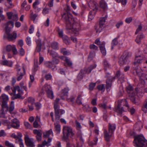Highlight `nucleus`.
Listing matches in <instances>:
<instances>
[{"instance_id": "1", "label": "nucleus", "mask_w": 147, "mask_h": 147, "mask_svg": "<svg viewBox=\"0 0 147 147\" xmlns=\"http://www.w3.org/2000/svg\"><path fill=\"white\" fill-rule=\"evenodd\" d=\"M63 139L66 142L69 141V137L73 138L75 136L74 131L70 127L67 126H64L63 127Z\"/></svg>"}, {"instance_id": "2", "label": "nucleus", "mask_w": 147, "mask_h": 147, "mask_svg": "<svg viewBox=\"0 0 147 147\" xmlns=\"http://www.w3.org/2000/svg\"><path fill=\"white\" fill-rule=\"evenodd\" d=\"M134 143L136 147H147V140L142 134L135 136Z\"/></svg>"}, {"instance_id": "3", "label": "nucleus", "mask_w": 147, "mask_h": 147, "mask_svg": "<svg viewBox=\"0 0 147 147\" xmlns=\"http://www.w3.org/2000/svg\"><path fill=\"white\" fill-rule=\"evenodd\" d=\"M14 24V22L12 21H9L4 24V25L5 26V32L7 34L8 39L10 41L15 39L17 36L16 33H14L13 34H10V27L11 26V27H13Z\"/></svg>"}, {"instance_id": "4", "label": "nucleus", "mask_w": 147, "mask_h": 147, "mask_svg": "<svg viewBox=\"0 0 147 147\" xmlns=\"http://www.w3.org/2000/svg\"><path fill=\"white\" fill-rule=\"evenodd\" d=\"M69 27L71 28L67 29L69 32H72V33L74 34L76 36L78 35L79 34V31L80 30L81 25L79 22H75L73 23V22L71 24V26H69Z\"/></svg>"}, {"instance_id": "5", "label": "nucleus", "mask_w": 147, "mask_h": 147, "mask_svg": "<svg viewBox=\"0 0 147 147\" xmlns=\"http://www.w3.org/2000/svg\"><path fill=\"white\" fill-rule=\"evenodd\" d=\"M116 129V125L115 124L109 123V131L107 132L106 130L104 131V137L107 141L110 140L111 137Z\"/></svg>"}, {"instance_id": "6", "label": "nucleus", "mask_w": 147, "mask_h": 147, "mask_svg": "<svg viewBox=\"0 0 147 147\" xmlns=\"http://www.w3.org/2000/svg\"><path fill=\"white\" fill-rule=\"evenodd\" d=\"M127 92L129 94V97L131 100L134 104L138 105L139 104V100L136 98L135 96L136 93L134 92L133 90V88L132 87L129 85L127 86Z\"/></svg>"}, {"instance_id": "7", "label": "nucleus", "mask_w": 147, "mask_h": 147, "mask_svg": "<svg viewBox=\"0 0 147 147\" xmlns=\"http://www.w3.org/2000/svg\"><path fill=\"white\" fill-rule=\"evenodd\" d=\"M96 66V64H94L93 65H91L88 68H84L81 70L77 76L78 79V80L82 79L85 74H89L93 69L95 68Z\"/></svg>"}, {"instance_id": "8", "label": "nucleus", "mask_w": 147, "mask_h": 147, "mask_svg": "<svg viewBox=\"0 0 147 147\" xmlns=\"http://www.w3.org/2000/svg\"><path fill=\"white\" fill-rule=\"evenodd\" d=\"M62 19L65 22L66 26V29H70L71 24L73 20L71 15L68 13H65L62 15Z\"/></svg>"}, {"instance_id": "9", "label": "nucleus", "mask_w": 147, "mask_h": 147, "mask_svg": "<svg viewBox=\"0 0 147 147\" xmlns=\"http://www.w3.org/2000/svg\"><path fill=\"white\" fill-rule=\"evenodd\" d=\"M13 93H9L12 95H14L13 98L16 99L20 98L21 97V95L22 94V91L21 90L20 87L18 86H14L12 89Z\"/></svg>"}, {"instance_id": "10", "label": "nucleus", "mask_w": 147, "mask_h": 147, "mask_svg": "<svg viewBox=\"0 0 147 147\" xmlns=\"http://www.w3.org/2000/svg\"><path fill=\"white\" fill-rule=\"evenodd\" d=\"M60 100L59 98H57L54 103V107L55 110V120L57 122H59L60 116L59 114V106L58 104Z\"/></svg>"}, {"instance_id": "11", "label": "nucleus", "mask_w": 147, "mask_h": 147, "mask_svg": "<svg viewBox=\"0 0 147 147\" xmlns=\"http://www.w3.org/2000/svg\"><path fill=\"white\" fill-rule=\"evenodd\" d=\"M121 103H123L122 105L125 104V106L127 108V109H128L129 108L128 105L126 100L124 99L119 101L117 107L116 109V111L119 115H121L122 112L124 111L121 107L122 105L121 104Z\"/></svg>"}, {"instance_id": "12", "label": "nucleus", "mask_w": 147, "mask_h": 147, "mask_svg": "<svg viewBox=\"0 0 147 147\" xmlns=\"http://www.w3.org/2000/svg\"><path fill=\"white\" fill-rule=\"evenodd\" d=\"M128 54L127 55H125L124 54L120 58L119 63L121 66L128 64L129 62V61L128 59Z\"/></svg>"}, {"instance_id": "13", "label": "nucleus", "mask_w": 147, "mask_h": 147, "mask_svg": "<svg viewBox=\"0 0 147 147\" xmlns=\"http://www.w3.org/2000/svg\"><path fill=\"white\" fill-rule=\"evenodd\" d=\"M59 36L62 38L63 42L66 44H69V40L68 37L64 35L63 31L62 29H59L58 30Z\"/></svg>"}, {"instance_id": "14", "label": "nucleus", "mask_w": 147, "mask_h": 147, "mask_svg": "<svg viewBox=\"0 0 147 147\" xmlns=\"http://www.w3.org/2000/svg\"><path fill=\"white\" fill-rule=\"evenodd\" d=\"M25 140L26 145L30 147H34L35 145L32 138H30L26 134L25 136Z\"/></svg>"}, {"instance_id": "15", "label": "nucleus", "mask_w": 147, "mask_h": 147, "mask_svg": "<svg viewBox=\"0 0 147 147\" xmlns=\"http://www.w3.org/2000/svg\"><path fill=\"white\" fill-rule=\"evenodd\" d=\"M16 69L18 71V74L19 75L17 78V80L18 81H19L21 80L22 78V77L24 74H25L26 71L24 67V65L23 64L22 65L23 69L24 71V74L20 72L21 70L20 66L18 64H17L16 65Z\"/></svg>"}, {"instance_id": "16", "label": "nucleus", "mask_w": 147, "mask_h": 147, "mask_svg": "<svg viewBox=\"0 0 147 147\" xmlns=\"http://www.w3.org/2000/svg\"><path fill=\"white\" fill-rule=\"evenodd\" d=\"M2 108L0 111V117L2 118H5V113L4 112V110L6 109L5 111H8L9 107L8 106H7L5 104H2Z\"/></svg>"}, {"instance_id": "17", "label": "nucleus", "mask_w": 147, "mask_h": 147, "mask_svg": "<svg viewBox=\"0 0 147 147\" xmlns=\"http://www.w3.org/2000/svg\"><path fill=\"white\" fill-rule=\"evenodd\" d=\"M135 69L137 74H139V75H140L141 74L140 78L142 80L143 82L142 83L143 84L145 83L144 80H147V74H145L144 73L141 74L140 73V68H139V67L135 68Z\"/></svg>"}, {"instance_id": "18", "label": "nucleus", "mask_w": 147, "mask_h": 147, "mask_svg": "<svg viewBox=\"0 0 147 147\" xmlns=\"http://www.w3.org/2000/svg\"><path fill=\"white\" fill-rule=\"evenodd\" d=\"M0 98L2 101V104H5L7 106H8L7 102L9 100V97L7 95L5 94H3L0 96Z\"/></svg>"}, {"instance_id": "19", "label": "nucleus", "mask_w": 147, "mask_h": 147, "mask_svg": "<svg viewBox=\"0 0 147 147\" xmlns=\"http://www.w3.org/2000/svg\"><path fill=\"white\" fill-rule=\"evenodd\" d=\"M11 126L15 129H18L20 126L19 121L18 119L14 118L11 120Z\"/></svg>"}, {"instance_id": "20", "label": "nucleus", "mask_w": 147, "mask_h": 147, "mask_svg": "<svg viewBox=\"0 0 147 147\" xmlns=\"http://www.w3.org/2000/svg\"><path fill=\"white\" fill-rule=\"evenodd\" d=\"M40 3L39 1L36 0L33 4V7L35 10L36 12H38L41 10V8L38 7V5Z\"/></svg>"}, {"instance_id": "21", "label": "nucleus", "mask_w": 147, "mask_h": 147, "mask_svg": "<svg viewBox=\"0 0 147 147\" xmlns=\"http://www.w3.org/2000/svg\"><path fill=\"white\" fill-rule=\"evenodd\" d=\"M143 59L141 56L136 55L135 62L134 63V65L138 66V64L141 63L142 62Z\"/></svg>"}, {"instance_id": "22", "label": "nucleus", "mask_w": 147, "mask_h": 147, "mask_svg": "<svg viewBox=\"0 0 147 147\" xmlns=\"http://www.w3.org/2000/svg\"><path fill=\"white\" fill-rule=\"evenodd\" d=\"M36 51L39 52L41 49L42 44L41 43V40L40 39H38L36 40Z\"/></svg>"}, {"instance_id": "23", "label": "nucleus", "mask_w": 147, "mask_h": 147, "mask_svg": "<svg viewBox=\"0 0 147 147\" xmlns=\"http://www.w3.org/2000/svg\"><path fill=\"white\" fill-rule=\"evenodd\" d=\"M96 11V9H93L90 12L88 16V19L89 21H91L94 18Z\"/></svg>"}, {"instance_id": "24", "label": "nucleus", "mask_w": 147, "mask_h": 147, "mask_svg": "<svg viewBox=\"0 0 147 147\" xmlns=\"http://www.w3.org/2000/svg\"><path fill=\"white\" fill-rule=\"evenodd\" d=\"M144 36L142 33L139 34L137 36L135 41L137 44H140L142 39L144 38Z\"/></svg>"}, {"instance_id": "25", "label": "nucleus", "mask_w": 147, "mask_h": 147, "mask_svg": "<svg viewBox=\"0 0 147 147\" xmlns=\"http://www.w3.org/2000/svg\"><path fill=\"white\" fill-rule=\"evenodd\" d=\"M59 57L61 59L65 61L68 66H71L72 65V62L67 57L62 56Z\"/></svg>"}, {"instance_id": "26", "label": "nucleus", "mask_w": 147, "mask_h": 147, "mask_svg": "<svg viewBox=\"0 0 147 147\" xmlns=\"http://www.w3.org/2000/svg\"><path fill=\"white\" fill-rule=\"evenodd\" d=\"M88 5L91 8H93V9H96V10H97V4L96 2L91 1L88 2Z\"/></svg>"}, {"instance_id": "27", "label": "nucleus", "mask_w": 147, "mask_h": 147, "mask_svg": "<svg viewBox=\"0 0 147 147\" xmlns=\"http://www.w3.org/2000/svg\"><path fill=\"white\" fill-rule=\"evenodd\" d=\"M5 5L7 7V8L4 9L5 10L8 11L9 9L12 8L14 5H13L12 1H7L5 3Z\"/></svg>"}, {"instance_id": "28", "label": "nucleus", "mask_w": 147, "mask_h": 147, "mask_svg": "<svg viewBox=\"0 0 147 147\" xmlns=\"http://www.w3.org/2000/svg\"><path fill=\"white\" fill-rule=\"evenodd\" d=\"M2 64L4 65L7 66L9 67H12L13 62L11 61H8L5 60L2 62Z\"/></svg>"}, {"instance_id": "29", "label": "nucleus", "mask_w": 147, "mask_h": 147, "mask_svg": "<svg viewBox=\"0 0 147 147\" xmlns=\"http://www.w3.org/2000/svg\"><path fill=\"white\" fill-rule=\"evenodd\" d=\"M100 49L103 55H106V52L105 48V44H102L100 45Z\"/></svg>"}, {"instance_id": "30", "label": "nucleus", "mask_w": 147, "mask_h": 147, "mask_svg": "<svg viewBox=\"0 0 147 147\" xmlns=\"http://www.w3.org/2000/svg\"><path fill=\"white\" fill-rule=\"evenodd\" d=\"M100 7L104 10L107 8V5L106 3L104 1H101L100 2Z\"/></svg>"}, {"instance_id": "31", "label": "nucleus", "mask_w": 147, "mask_h": 147, "mask_svg": "<svg viewBox=\"0 0 147 147\" xmlns=\"http://www.w3.org/2000/svg\"><path fill=\"white\" fill-rule=\"evenodd\" d=\"M55 129L57 133H60L61 131V125L59 124L54 123Z\"/></svg>"}, {"instance_id": "32", "label": "nucleus", "mask_w": 147, "mask_h": 147, "mask_svg": "<svg viewBox=\"0 0 147 147\" xmlns=\"http://www.w3.org/2000/svg\"><path fill=\"white\" fill-rule=\"evenodd\" d=\"M45 66L49 68H51L55 66L53 62L51 61L45 62Z\"/></svg>"}, {"instance_id": "33", "label": "nucleus", "mask_w": 147, "mask_h": 147, "mask_svg": "<svg viewBox=\"0 0 147 147\" xmlns=\"http://www.w3.org/2000/svg\"><path fill=\"white\" fill-rule=\"evenodd\" d=\"M49 53L50 55L53 58H55L56 57H58L60 58L59 57H59L58 54L54 51H49Z\"/></svg>"}, {"instance_id": "34", "label": "nucleus", "mask_w": 147, "mask_h": 147, "mask_svg": "<svg viewBox=\"0 0 147 147\" xmlns=\"http://www.w3.org/2000/svg\"><path fill=\"white\" fill-rule=\"evenodd\" d=\"M51 134L53 135V131L51 129H50L48 131L44 132L43 133L44 136L46 138L49 137Z\"/></svg>"}, {"instance_id": "35", "label": "nucleus", "mask_w": 147, "mask_h": 147, "mask_svg": "<svg viewBox=\"0 0 147 147\" xmlns=\"http://www.w3.org/2000/svg\"><path fill=\"white\" fill-rule=\"evenodd\" d=\"M61 53L64 55H68L70 54V52L69 51H67L65 48H62L61 49Z\"/></svg>"}, {"instance_id": "36", "label": "nucleus", "mask_w": 147, "mask_h": 147, "mask_svg": "<svg viewBox=\"0 0 147 147\" xmlns=\"http://www.w3.org/2000/svg\"><path fill=\"white\" fill-rule=\"evenodd\" d=\"M142 110L145 113L147 112V99L145 101L142 107Z\"/></svg>"}, {"instance_id": "37", "label": "nucleus", "mask_w": 147, "mask_h": 147, "mask_svg": "<svg viewBox=\"0 0 147 147\" xmlns=\"http://www.w3.org/2000/svg\"><path fill=\"white\" fill-rule=\"evenodd\" d=\"M83 109L87 112H90L91 111V108L89 107L88 105H83Z\"/></svg>"}, {"instance_id": "38", "label": "nucleus", "mask_w": 147, "mask_h": 147, "mask_svg": "<svg viewBox=\"0 0 147 147\" xmlns=\"http://www.w3.org/2000/svg\"><path fill=\"white\" fill-rule=\"evenodd\" d=\"M82 96V95L81 94H79L77 97L76 102L78 105H80L82 104L81 99Z\"/></svg>"}, {"instance_id": "39", "label": "nucleus", "mask_w": 147, "mask_h": 147, "mask_svg": "<svg viewBox=\"0 0 147 147\" xmlns=\"http://www.w3.org/2000/svg\"><path fill=\"white\" fill-rule=\"evenodd\" d=\"M42 90L44 91H45L47 92V90H48V91L49 90H51V86L48 84H46L42 88Z\"/></svg>"}, {"instance_id": "40", "label": "nucleus", "mask_w": 147, "mask_h": 147, "mask_svg": "<svg viewBox=\"0 0 147 147\" xmlns=\"http://www.w3.org/2000/svg\"><path fill=\"white\" fill-rule=\"evenodd\" d=\"M103 26H102L99 25L95 26V29L96 30V31L97 33H99L102 30L103 28Z\"/></svg>"}, {"instance_id": "41", "label": "nucleus", "mask_w": 147, "mask_h": 147, "mask_svg": "<svg viewBox=\"0 0 147 147\" xmlns=\"http://www.w3.org/2000/svg\"><path fill=\"white\" fill-rule=\"evenodd\" d=\"M38 62L36 61V62H35L34 63V66L33 68L32 69L33 71V74H35V72L37 71L38 69Z\"/></svg>"}, {"instance_id": "42", "label": "nucleus", "mask_w": 147, "mask_h": 147, "mask_svg": "<svg viewBox=\"0 0 147 147\" xmlns=\"http://www.w3.org/2000/svg\"><path fill=\"white\" fill-rule=\"evenodd\" d=\"M14 108V102L13 101H12L11 102V104L8 110L9 112L11 113V112L13 110Z\"/></svg>"}, {"instance_id": "43", "label": "nucleus", "mask_w": 147, "mask_h": 147, "mask_svg": "<svg viewBox=\"0 0 147 147\" xmlns=\"http://www.w3.org/2000/svg\"><path fill=\"white\" fill-rule=\"evenodd\" d=\"M47 92L48 97L51 99H52L54 97L53 93V91L51 90H49V91H48V90H47Z\"/></svg>"}, {"instance_id": "44", "label": "nucleus", "mask_w": 147, "mask_h": 147, "mask_svg": "<svg viewBox=\"0 0 147 147\" xmlns=\"http://www.w3.org/2000/svg\"><path fill=\"white\" fill-rule=\"evenodd\" d=\"M110 81H111V79H109V80H108L107 81V91H109L110 90V88L111 86V83Z\"/></svg>"}, {"instance_id": "45", "label": "nucleus", "mask_w": 147, "mask_h": 147, "mask_svg": "<svg viewBox=\"0 0 147 147\" xmlns=\"http://www.w3.org/2000/svg\"><path fill=\"white\" fill-rule=\"evenodd\" d=\"M142 26L141 24H140L138 27L135 32V34H137L141 32L142 29Z\"/></svg>"}, {"instance_id": "46", "label": "nucleus", "mask_w": 147, "mask_h": 147, "mask_svg": "<svg viewBox=\"0 0 147 147\" xmlns=\"http://www.w3.org/2000/svg\"><path fill=\"white\" fill-rule=\"evenodd\" d=\"M51 46L52 48L56 50L58 49V44L57 42H54L52 43Z\"/></svg>"}, {"instance_id": "47", "label": "nucleus", "mask_w": 147, "mask_h": 147, "mask_svg": "<svg viewBox=\"0 0 147 147\" xmlns=\"http://www.w3.org/2000/svg\"><path fill=\"white\" fill-rule=\"evenodd\" d=\"M50 144H49L46 140L44 141L42 144L39 145L38 147H44L45 145L49 146L50 145Z\"/></svg>"}, {"instance_id": "48", "label": "nucleus", "mask_w": 147, "mask_h": 147, "mask_svg": "<svg viewBox=\"0 0 147 147\" xmlns=\"http://www.w3.org/2000/svg\"><path fill=\"white\" fill-rule=\"evenodd\" d=\"M106 19V18L105 17L100 18V20L99 25L102 26H103L105 22Z\"/></svg>"}, {"instance_id": "49", "label": "nucleus", "mask_w": 147, "mask_h": 147, "mask_svg": "<svg viewBox=\"0 0 147 147\" xmlns=\"http://www.w3.org/2000/svg\"><path fill=\"white\" fill-rule=\"evenodd\" d=\"M97 88L99 91L103 92L105 90V88L103 84H101L98 85L97 86Z\"/></svg>"}, {"instance_id": "50", "label": "nucleus", "mask_w": 147, "mask_h": 147, "mask_svg": "<svg viewBox=\"0 0 147 147\" xmlns=\"http://www.w3.org/2000/svg\"><path fill=\"white\" fill-rule=\"evenodd\" d=\"M16 143L18 144H19L20 147H24L22 139L17 140H16Z\"/></svg>"}, {"instance_id": "51", "label": "nucleus", "mask_w": 147, "mask_h": 147, "mask_svg": "<svg viewBox=\"0 0 147 147\" xmlns=\"http://www.w3.org/2000/svg\"><path fill=\"white\" fill-rule=\"evenodd\" d=\"M49 13V9L47 8H45L43 9L42 11V14L45 15L46 14Z\"/></svg>"}, {"instance_id": "52", "label": "nucleus", "mask_w": 147, "mask_h": 147, "mask_svg": "<svg viewBox=\"0 0 147 147\" xmlns=\"http://www.w3.org/2000/svg\"><path fill=\"white\" fill-rule=\"evenodd\" d=\"M68 91L69 89L68 88H65L63 90H62V93L63 95L64 96H67Z\"/></svg>"}, {"instance_id": "53", "label": "nucleus", "mask_w": 147, "mask_h": 147, "mask_svg": "<svg viewBox=\"0 0 147 147\" xmlns=\"http://www.w3.org/2000/svg\"><path fill=\"white\" fill-rule=\"evenodd\" d=\"M96 85V83H91L89 85V89L90 90H92Z\"/></svg>"}, {"instance_id": "54", "label": "nucleus", "mask_w": 147, "mask_h": 147, "mask_svg": "<svg viewBox=\"0 0 147 147\" xmlns=\"http://www.w3.org/2000/svg\"><path fill=\"white\" fill-rule=\"evenodd\" d=\"M30 82L29 83V86L30 88L31 87L32 83L34 81V76L33 75H30Z\"/></svg>"}, {"instance_id": "55", "label": "nucleus", "mask_w": 147, "mask_h": 147, "mask_svg": "<svg viewBox=\"0 0 147 147\" xmlns=\"http://www.w3.org/2000/svg\"><path fill=\"white\" fill-rule=\"evenodd\" d=\"M19 51L20 55L21 56H23L25 54V52L24 50L22 47L21 48L19 49Z\"/></svg>"}, {"instance_id": "56", "label": "nucleus", "mask_w": 147, "mask_h": 147, "mask_svg": "<svg viewBox=\"0 0 147 147\" xmlns=\"http://www.w3.org/2000/svg\"><path fill=\"white\" fill-rule=\"evenodd\" d=\"M118 3L121 2L122 4L123 5H125L127 2V0H115Z\"/></svg>"}, {"instance_id": "57", "label": "nucleus", "mask_w": 147, "mask_h": 147, "mask_svg": "<svg viewBox=\"0 0 147 147\" xmlns=\"http://www.w3.org/2000/svg\"><path fill=\"white\" fill-rule=\"evenodd\" d=\"M33 132L34 134L36 135V136H42V134L40 132L36 129L33 130Z\"/></svg>"}, {"instance_id": "58", "label": "nucleus", "mask_w": 147, "mask_h": 147, "mask_svg": "<svg viewBox=\"0 0 147 147\" xmlns=\"http://www.w3.org/2000/svg\"><path fill=\"white\" fill-rule=\"evenodd\" d=\"M35 100L34 98L31 97H29L28 98V101L31 105L33 104Z\"/></svg>"}, {"instance_id": "59", "label": "nucleus", "mask_w": 147, "mask_h": 147, "mask_svg": "<svg viewBox=\"0 0 147 147\" xmlns=\"http://www.w3.org/2000/svg\"><path fill=\"white\" fill-rule=\"evenodd\" d=\"M98 140V138L97 137H96L94 140V143H93L92 142H90L89 143V145L91 146H92L96 144V142Z\"/></svg>"}, {"instance_id": "60", "label": "nucleus", "mask_w": 147, "mask_h": 147, "mask_svg": "<svg viewBox=\"0 0 147 147\" xmlns=\"http://www.w3.org/2000/svg\"><path fill=\"white\" fill-rule=\"evenodd\" d=\"M5 145L9 147H14L13 144L11 143H10L8 141H6L5 142Z\"/></svg>"}, {"instance_id": "61", "label": "nucleus", "mask_w": 147, "mask_h": 147, "mask_svg": "<svg viewBox=\"0 0 147 147\" xmlns=\"http://www.w3.org/2000/svg\"><path fill=\"white\" fill-rule=\"evenodd\" d=\"M26 41L27 44L28 45H30L31 44V38L29 37H27L26 38Z\"/></svg>"}, {"instance_id": "62", "label": "nucleus", "mask_w": 147, "mask_h": 147, "mask_svg": "<svg viewBox=\"0 0 147 147\" xmlns=\"http://www.w3.org/2000/svg\"><path fill=\"white\" fill-rule=\"evenodd\" d=\"M13 12H8L7 13V16L8 18L9 19H12L13 14Z\"/></svg>"}, {"instance_id": "63", "label": "nucleus", "mask_w": 147, "mask_h": 147, "mask_svg": "<svg viewBox=\"0 0 147 147\" xmlns=\"http://www.w3.org/2000/svg\"><path fill=\"white\" fill-rule=\"evenodd\" d=\"M13 48V46H12L10 45H7L6 47V50L8 51L9 52L10 51L11 49H12Z\"/></svg>"}, {"instance_id": "64", "label": "nucleus", "mask_w": 147, "mask_h": 147, "mask_svg": "<svg viewBox=\"0 0 147 147\" xmlns=\"http://www.w3.org/2000/svg\"><path fill=\"white\" fill-rule=\"evenodd\" d=\"M24 125L26 128H31V125L28 122H25Z\"/></svg>"}]
</instances>
